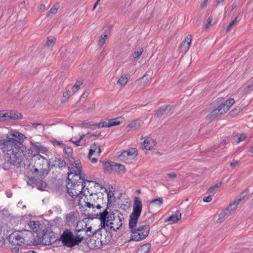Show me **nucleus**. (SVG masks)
I'll list each match as a JSON object with an SVG mask.
<instances>
[{
    "label": "nucleus",
    "instance_id": "obj_1",
    "mask_svg": "<svg viewBox=\"0 0 253 253\" xmlns=\"http://www.w3.org/2000/svg\"><path fill=\"white\" fill-rule=\"evenodd\" d=\"M142 210V203L140 198L136 197L134 199L132 212L129 216V227L132 229L131 240L139 241L146 238L150 232V226L148 224L140 225L136 229H133L136 226L138 219Z\"/></svg>",
    "mask_w": 253,
    "mask_h": 253
},
{
    "label": "nucleus",
    "instance_id": "obj_2",
    "mask_svg": "<svg viewBox=\"0 0 253 253\" xmlns=\"http://www.w3.org/2000/svg\"><path fill=\"white\" fill-rule=\"evenodd\" d=\"M1 149L9 158L10 163L20 164L24 156L23 148L16 142L9 140H1Z\"/></svg>",
    "mask_w": 253,
    "mask_h": 253
},
{
    "label": "nucleus",
    "instance_id": "obj_3",
    "mask_svg": "<svg viewBox=\"0 0 253 253\" xmlns=\"http://www.w3.org/2000/svg\"><path fill=\"white\" fill-rule=\"evenodd\" d=\"M86 191L83 196H80L78 200V204L81 207H87L89 209H100L104 206L101 205L102 197L100 198L97 193H90L87 188H85ZM103 205V204H102Z\"/></svg>",
    "mask_w": 253,
    "mask_h": 253
},
{
    "label": "nucleus",
    "instance_id": "obj_4",
    "mask_svg": "<svg viewBox=\"0 0 253 253\" xmlns=\"http://www.w3.org/2000/svg\"><path fill=\"white\" fill-rule=\"evenodd\" d=\"M68 179L71 182L84 183L89 181L84 178V175L82 173V165L80 160L77 159L70 160L68 167Z\"/></svg>",
    "mask_w": 253,
    "mask_h": 253
},
{
    "label": "nucleus",
    "instance_id": "obj_5",
    "mask_svg": "<svg viewBox=\"0 0 253 253\" xmlns=\"http://www.w3.org/2000/svg\"><path fill=\"white\" fill-rule=\"evenodd\" d=\"M83 239V236L77 233L75 234L70 229H65L60 236V241L63 246L72 248L79 245Z\"/></svg>",
    "mask_w": 253,
    "mask_h": 253
},
{
    "label": "nucleus",
    "instance_id": "obj_6",
    "mask_svg": "<svg viewBox=\"0 0 253 253\" xmlns=\"http://www.w3.org/2000/svg\"><path fill=\"white\" fill-rule=\"evenodd\" d=\"M32 235V232L29 230L14 232L9 236L8 241L12 245H28L30 237Z\"/></svg>",
    "mask_w": 253,
    "mask_h": 253
},
{
    "label": "nucleus",
    "instance_id": "obj_7",
    "mask_svg": "<svg viewBox=\"0 0 253 253\" xmlns=\"http://www.w3.org/2000/svg\"><path fill=\"white\" fill-rule=\"evenodd\" d=\"M86 182L84 183L69 182L67 185L68 194L72 199H77V201L80 196L85 194L86 191Z\"/></svg>",
    "mask_w": 253,
    "mask_h": 253
},
{
    "label": "nucleus",
    "instance_id": "obj_8",
    "mask_svg": "<svg viewBox=\"0 0 253 253\" xmlns=\"http://www.w3.org/2000/svg\"><path fill=\"white\" fill-rule=\"evenodd\" d=\"M33 159L35 161L33 172H39L42 175H47L48 173V160L39 154L34 155Z\"/></svg>",
    "mask_w": 253,
    "mask_h": 253
},
{
    "label": "nucleus",
    "instance_id": "obj_9",
    "mask_svg": "<svg viewBox=\"0 0 253 253\" xmlns=\"http://www.w3.org/2000/svg\"><path fill=\"white\" fill-rule=\"evenodd\" d=\"M108 219H110V222L107 226H110L111 229L117 231L122 226L124 218L121 213H112L109 215Z\"/></svg>",
    "mask_w": 253,
    "mask_h": 253
},
{
    "label": "nucleus",
    "instance_id": "obj_10",
    "mask_svg": "<svg viewBox=\"0 0 253 253\" xmlns=\"http://www.w3.org/2000/svg\"><path fill=\"white\" fill-rule=\"evenodd\" d=\"M137 155V151L135 148L129 149L123 152L119 156V159L124 162H129L133 159Z\"/></svg>",
    "mask_w": 253,
    "mask_h": 253
},
{
    "label": "nucleus",
    "instance_id": "obj_11",
    "mask_svg": "<svg viewBox=\"0 0 253 253\" xmlns=\"http://www.w3.org/2000/svg\"><path fill=\"white\" fill-rule=\"evenodd\" d=\"M26 138L27 137L23 134L15 130H11L7 133L6 140H9L15 142L22 143Z\"/></svg>",
    "mask_w": 253,
    "mask_h": 253
},
{
    "label": "nucleus",
    "instance_id": "obj_12",
    "mask_svg": "<svg viewBox=\"0 0 253 253\" xmlns=\"http://www.w3.org/2000/svg\"><path fill=\"white\" fill-rule=\"evenodd\" d=\"M91 136L90 133L85 134L83 133H80L77 137L75 136L72 138L70 141L77 146H84L86 143V140L84 138L85 137L90 138Z\"/></svg>",
    "mask_w": 253,
    "mask_h": 253
},
{
    "label": "nucleus",
    "instance_id": "obj_13",
    "mask_svg": "<svg viewBox=\"0 0 253 253\" xmlns=\"http://www.w3.org/2000/svg\"><path fill=\"white\" fill-rule=\"evenodd\" d=\"M235 101L233 98H230L227 100L224 103L220 104L218 107L220 114H223L226 113L230 107L234 104Z\"/></svg>",
    "mask_w": 253,
    "mask_h": 253
},
{
    "label": "nucleus",
    "instance_id": "obj_14",
    "mask_svg": "<svg viewBox=\"0 0 253 253\" xmlns=\"http://www.w3.org/2000/svg\"><path fill=\"white\" fill-rule=\"evenodd\" d=\"M192 40V36L188 35L184 41L181 43L180 46V50L181 52L186 53L189 49Z\"/></svg>",
    "mask_w": 253,
    "mask_h": 253
},
{
    "label": "nucleus",
    "instance_id": "obj_15",
    "mask_svg": "<svg viewBox=\"0 0 253 253\" xmlns=\"http://www.w3.org/2000/svg\"><path fill=\"white\" fill-rule=\"evenodd\" d=\"M108 214L109 212L107 211V208L105 209L103 212L99 213V219L100 220L101 224L102 226L105 227L108 226V223L110 222V219H108L109 216Z\"/></svg>",
    "mask_w": 253,
    "mask_h": 253
},
{
    "label": "nucleus",
    "instance_id": "obj_16",
    "mask_svg": "<svg viewBox=\"0 0 253 253\" xmlns=\"http://www.w3.org/2000/svg\"><path fill=\"white\" fill-rule=\"evenodd\" d=\"M249 192V190L248 189L242 192L239 196L238 198L235 200L234 202L230 204V207H233V208L235 209L240 202L247 196Z\"/></svg>",
    "mask_w": 253,
    "mask_h": 253
},
{
    "label": "nucleus",
    "instance_id": "obj_17",
    "mask_svg": "<svg viewBox=\"0 0 253 253\" xmlns=\"http://www.w3.org/2000/svg\"><path fill=\"white\" fill-rule=\"evenodd\" d=\"M65 222L69 225L75 223L77 220V213L75 212H71L65 215Z\"/></svg>",
    "mask_w": 253,
    "mask_h": 253
},
{
    "label": "nucleus",
    "instance_id": "obj_18",
    "mask_svg": "<svg viewBox=\"0 0 253 253\" xmlns=\"http://www.w3.org/2000/svg\"><path fill=\"white\" fill-rule=\"evenodd\" d=\"M170 105H163L156 112V114L158 116H161L165 114L169 113L172 109Z\"/></svg>",
    "mask_w": 253,
    "mask_h": 253
},
{
    "label": "nucleus",
    "instance_id": "obj_19",
    "mask_svg": "<svg viewBox=\"0 0 253 253\" xmlns=\"http://www.w3.org/2000/svg\"><path fill=\"white\" fill-rule=\"evenodd\" d=\"M6 120L20 119L22 118L21 114L12 111H6Z\"/></svg>",
    "mask_w": 253,
    "mask_h": 253
},
{
    "label": "nucleus",
    "instance_id": "obj_20",
    "mask_svg": "<svg viewBox=\"0 0 253 253\" xmlns=\"http://www.w3.org/2000/svg\"><path fill=\"white\" fill-rule=\"evenodd\" d=\"M156 144V141L150 137L147 138L143 142V145L146 150L152 149Z\"/></svg>",
    "mask_w": 253,
    "mask_h": 253
},
{
    "label": "nucleus",
    "instance_id": "obj_21",
    "mask_svg": "<svg viewBox=\"0 0 253 253\" xmlns=\"http://www.w3.org/2000/svg\"><path fill=\"white\" fill-rule=\"evenodd\" d=\"M30 143L33 147L36 149V150L38 152V153L42 152L43 153L46 150V149L45 147L41 145L40 142H35L33 140H31L30 141Z\"/></svg>",
    "mask_w": 253,
    "mask_h": 253
},
{
    "label": "nucleus",
    "instance_id": "obj_22",
    "mask_svg": "<svg viewBox=\"0 0 253 253\" xmlns=\"http://www.w3.org/2000/svg\"><path fill=\"white\" fill-rule=\"evenodd\" d=\"M54 242V240L51 236L47 233H43L41 242L45 245L51 244Z\"/></svg>",
    "mask_w": 253,
    "mask_h": 253
},
{
    "label": "nucleus",
    "instance_id": "obj_23",
    "mask_svg": "<svg viewBox=\"0 0 253 253\" xmlns=\"http://www.w3.org/2000/svg\"><path fill=\"white\" fill-rule=\"evenodd\" d=\"M41 224L38 221H30L28 223L29 227L33 232L38 233L40 229Z\"/></svg>",
    "mask_w": 253,
    "mask_h": 253
},
{
    "label": "nucleus",
    "instance_id": "obj_24",
    "mask_svg": "<svg viewBox=\"0 0 253 253\" xmlns=\"http://www.w3.org/2000/svg\"><path fill=\"white\" fill-rule=\"evenodd\" d=\"M100 151L101 149L99 144L97 143H94V144L90 146L89 154L90 155H93L94 154L98 155L100 153Z\"/></svg>",
    "mask_w": 253,
    "mask_h": 253
},
{
    "label": "nucleus",
    "instance_id": "obj_25",
    "mask_svg": "<svg viewBox=\"0 0 253 253\" xmlns=\"http://www.w3.org/2000/svg\"><path fill=\"white\" fill-rule=\"evenodd\" d=\"M143 124V122L140 120H136L132 121L129 125L126 126V128H131L134 129H137L139 128Z\"/></svg>",
    "mask_w": 253,
    "mask_h": 253
},
{
    "label": "nucleus",
    "instance_id": "obj_26",
    "mask_svg": "<svg viewBox=\"0 0 253 253\" xmlns=\"http://www.w3.org/2000/svg\"><path fill=\"white\" fill-rule=\"evenodd\" d=\"M235 209L233 207H230V205L226 208V210L222 211L219 215L218 220H222L225 217L230 214V211L234 210Z\"/></svg>",
    "mask_w": 253,
    "mask_h": 253
},
{
    "label": "nucleus",
    "instance_id": "obj_27",
    "mask_svg": "<svg viewBox=\"0 0 253 253\" xmlns=\"http://www.w3.org/2000/svg\"><path fill=\"white\" fill-rule=\"evenodd\" d=\"M181 218V214L179 211H176L174 214L170 215L167 219V221H171L172 222H176L179 220Z\"/></svg>",
    "mask_w": 253,
    "mask_h": 253
},
{
    "label": "nucleus",
    "instance_id": "obj_28",
    "mask_svg": "<svg viewBox=\"0 0 253 253\" xmlns=\"http://www.w3.org/2000/svg\"><path fill=\"white\" fill-rule=\"evenodd\" d=\"M64 147V153L65 155V156L69 159V161H70V160L75 159L72 157L73 150V149L69 146H65Z\"/></svg>",
    "mask_w": 253,
    "mask_h": 253
},
{
    "label": "nucleus",
    "instance_id": "obj_29",
    "mask_svg": "<svg viewBox=\"0 0 253 253\" xmlns=\"http://www.w3.org/2000/svg\"><path fill=\"white\" fill-rule=\"evenodd\" d=\"M129 78L130 75L129 74L122 75L118 80V84L122 86H124L127 83Z\"/></svg>",
    "mask_w": 253,
    "mask_h": 253
},
{
    "label": "nucleus",
    "instance_id": "obj_30",
    "mask_svg": "<svg viewBox=\"0 0 253 253\" xmlns=\"http://www.w3.org/2000/svg\"><path fill=\"white\" fill-rule=\"evenodd\" d=\"M95 128L109 127L108 119H105L101 120L98 123L94 124Z\"/></svg>",
    "mask_w": 253,
    "mask_h": 253
},
{
    "label": "nucleus",
    "instance_id": "obj_31",
    "mask_svg": "<svg viewBox=\"0 0 253 253\" xmlns=\"http://www.w3.org/2000/svg\"><path fill=\"white\" fill-rule=\"evenodd\" d=\"M122 120L121 117L108 119L109 127L120 125L122 121V120Z\"/></svg>",
    "mask_w": 253,
    "mask_h": 253
},
{
    "label": "nucleus",
    "instance_id": "obj_32",
    "mask_svg": "<svg viewBox=\"0 0 253 253\" xmlns=\"http://www.w3.org/2000/svg\"><path fill=\"white\" fill-rule=\"evenodd\" d=\"M151 245L149 243L143 245L140 247L137 253H149L150 251Z\"/></svg>",
    "mask_w": 253,
    "mask_h": 253
},
{
    "label": "nucleus",
    "instance_id": "obj_33",
    "mask_svg": "<svg viewBox=\"0 0 253 253\" xmlns=\"http://www.w3.org/2000/svg\"><path fill=\"white\" fill-rule=\"evenodd\" d=\"M113 170L118 172L124 173L126 171V168L125 166L122 164H115L114 167H113Z\"/></svg>",
    "mask_w": 253,
    "mask_h": 253
},
{
    "label": "nucleus",
    "instance_id": "obj_34",
    "mask_svg": "<svg viewBox=\"0 0 253 253\" xmlns=\"http://www.w3.org/2000/svg\"><path fill=\"white\" fill-rule=\"evenodd\" d=\"M102 164L104 170L107 171L113 170V167H114V165L115 163L111 164L108 162H102Z\"/></svg>",
    "mask_w": 253,
    "mask_h": 253
},
{
    "label": "nucleus",
    "instance_id": "obj_35",
    "mask_svg": "<svg viewBox=\"0 0 253 253\" xmlns=\"http://www.w3.org/2000/svg\"><path fill=\"white\" fill-rule=\"evenodd\" d=\"M36 185L37 189L42 191L44 190L47 186L46 182L45 181H43L42 180L38 181L36 183Z\"/></svg>",
    "mask_w": 253,
    "mask_h": 253
},
{
    "label": "nucleus",
    "instance_id": "obj_36",
    "mask_svg": "<svg viewBox=\"0 0 253 253\" xmlns=\"http://www.w3.org/2000/svg\"><path fill=\"white\" fill-rule=\"evenodd\" d=\"M94 124H93L91 122H89L87 120H84L81 123V126L84 128H95Z\"/></svg>",
    "mask_w": 253,
    "mask_h": 253
},
{
    "label": "nucleus",
    "instance_id": "obj_37",
    "mask_svg": "<svg viewBox=\"0 0 253 253\" xmlns=\"http://www.w3.org/2000/svg\"><path fill=\"white\" fill-rule=\"evenodd\" d=\"M163 203V200L162 198H158L157 199H155L152 200L150 202L151 204H153L156 206H157L158 207H160Z\"/></svg>",
    "mask_w": 253,
    "mask_h": 253
},
{
    "label": "nucleus",
    "instance_id": "obj_38",
    "mask_svg": "<svg viewBox=\"0 0 253 253\" xmlns=\"http://www.w3.org/2000/svg\"><path fill=\"white\" fill-rule=\"evenodd\" d=\"M83 81H77L74 85L72 87V92L73 93H76L80 88V86L83 84Z\"/></svg>",
    "mask_w": 253,
    "mask_h": 253
},
{
    "label": "nucleus",
    "instance_id": "obj_39",
    "mask_svg": "<svg viewBox=\"0 0 253 253\" xmlns=\"http://www.w3.org/2000/svg\"><path fill=\"white\" fill-rule=\"evenodd\" d=\"M107 38V36L106 34L102 35L98 40V45L99 46L101 47L104 45L106 39Z\"/></svg>",
    "mask_w": 253,
    "mask_h": 253
},
{
    "label": "nucleus",
    "instance_id": "obj_40",
    "mask_svg": "<svg viewBox=\"0 0 253 253\" xmlns=\"http://www.w3.org/2000/svg\"><path fill=\"white\" fill-rule=\"evenodd\" d=\"M55 41L56 39L55 38H48L46 43V45L48 47H52L54 44Z\"/></svg>",
    "mask_w": 253,
    "mask_h": 253
},
{
    "label": "nucleus",
    "instance_id": "obj_41",
    "mask_svg": "<svg viewBox=\"0 0 253 253\" xmlns=\"http://www.w3.org/2000/svg\"><path fill=\"white\" fill-rule=\"evenodd\" d=\"M143 52L142 48H140L138 50L135 51L132 54V57L134 59H138L140 57Z\"/></svg>",
    "mask_w": 253,
    "mask_h": 253
},
{
    "label": "nucleus",
    "instance_id": "obj_42",
    "mask_svg": "<svg viewBox=\"0 0 253 253\" xmlns=\"http://www.w3.org/2000/svg\"><path fill=\"white\" fill-rule=\"evenodd\" d=\"M247 137V135L245 133H241L236 136L237 139L236 142L238 143L240 142L243 141Z\"/></svg>",
    "mask_w": 253,
    "mask_h": 253
},
{
    "label": "nucleus",
    "instance_id": "obj_43",
    "mask_svg": "<svg viewBox=\"0 0 253 253\" xmlns=\"http://www.w3.org/2000/svg\"><path fill=\"white\" fill-rule=\"evenodd\" d=\"M70 97V92L69 91H66L63 93L61 102L64 103L66 102Z\"/></svg>",
    "mask_w": 253,
    "mask_h": 253
},
{
    "label": "nucleus",
    "instance_id": "obj_44",
    "mask_svg": "<svg viewBox=\"0 0 253 253\" xmlns=\"http://www.w3.org/2000/svg\"><path fill=\"white\" fill-rule=\"evenodd\" d=\"M237 17H236L232 21H231L227 27V31H229L231 30L232 27L237 22Z\"/></svg>",
    "mask_w": 253,
    "mask_h": 253
},
{
    "label": "nucleus",
    "instance_id": "obj_45",
    "mask_svg": "<svg viewBox=\"0 0 253 253\" xmlns=\"http://www.w3.org/2000/svg\"><path fill=\"white\" fill-rule=\"evenodd\" d=\"M218 115H221V114H220V112L219 111L218 108H217L214 109L211 113V114H210V117H214L217 116Z\"/></svg>",
    "mask_w": 253,
    "mask_h": 253
},
{
    "label": "nucleus",
    "instance_id": "obj_46",
    "mask_svg": "<svg viewBox=\"0 0 253 253\" xmlns=\"http://www.w3.org/2000/svg\"><path fill=\"white\" fill-rule=\"evenodd\" d=\"M6 111H0V122L4 121L6 120Z\"/></svg>",
    "mask_w": 253,
    "mask_h": 253
},
{
    "label": "nucleus",
    "instance_id": "obj_47",
    "mask_svg": "<svg viewBox=\"0 0 253 253\" xmlns=\"http://www.w3.org/2000/svg\"><path fill=\"white\" fill-rule=\"evenodd\" d=\"M52 144L55 146H60L61 147H64V144H63L62 141H57V140H54L53 141Z\"/></svg>",
    "mask_w": 253,
    "mask_h": 253
},
{
    "label": "nucleus",
    "instance_id": "obj_48",
    "mask_svg": "<svg viewBox=\"0 0 253 253\" xmlns=\"http://www.w3.org/2000/svg\"><path fill=\"white\" fill-rule=\"evenodd\" d=\"M57 10H58V8L56 7L55 5H54L53 6H52L51 7V8L50 9V10L49 11V12H48L47 13V16H48L49 15L50 13H52V14H55L57 11Z\"/></svg>",
    "mask_w": 253,
    "mask_h": 253
},
{
    "label": "nucleus",
    "instance_id": "obj_49",
    "mask_svg": "<svg viewBox=\"0 0 253 253\" xmlns=\"http://www.w3.org/2000/svg\"><path fill=\"white\" fill-rule=\"evenodd\" d=\"M217 190V189H215V187L213 186L210 187L208 189V192L210 193L214 194L216 192Z\"/></svg>",
    "mask_w": 253,
    "mask_h": 253
},
{
    "label": "nucleus",
    "instance_id": "obj_50",
    "mask_svg": "<svg viewBox=\"0 0 253 253\" xmlns=\"http://www.w3.org/2000/svg\"><path fill=\"white\" fill-rule=\"evenodd\" d=\"M212 21V17L210 16L208 18L207 20V23L206 25V28H209L211 26V23Z\"/></svg>",
    "mask_w": 253,
    "mask_h": 253
},
{
    "label": "nucleus",
    "instance_id": "obj_51",
    "mask_svg": "<svg viewBox=\"0 0 253 253\" xmlns=\"http://www.w3.org/2000/svg\"><path fill=\"white\" fill-rule=\"evenodd\" d=\"M92 155H90L89 154H88V158L91 161V163L95 164L97 162V159L94 157H92Z\"/></svg>",
    "mask_w": 253,
    "mask_h": 253
},
{
    "label": "nucleus",
    "instance_id": "obj_52",
    "mask_svg": "<svg viewBox=\"0 0 253 253\" xmlns=\"http://www.w3.org/2000/svg\"><path fill=\"white\" fill-rule=\"evenodd\" d=\"M212 197L211 196H208L205 197L203 198V201L205 202H210L212 200Z\"/></svg>",
    "mask_w": 253,
    "mask_h": 253
},
{
    "label": "nucleus",
    "instance_id": "obj_53",
    "mask_svg": "<svg viewBox=\"0 0 253 253\" xmlns=\"http://www.w3.org/2000/svg\"><path fill=\"white\" fill-rule=\"evenodd\" d=\"M58 166L60 168L62 169L66 167V163L64 161L59 162Z\"/></svg>",
    "mask_w": 253,
    "mask_h": 253
},
{
    "label": "nucleus",
    "instance_id": "obj_54",
    "mask_svg": "<svg viewBox=\"0 0 253 253\" xmlns=\"http://www.w3.org/2000/svg\"><path fill=\"white\" fill-rule=\"evenodd\" d=\"M32 126L35 128H37L38 126H41L42 130L44 129L43 126L41 123H33L32 124Z\"/></svg>",
    "mask_w": 253,
    "mask_h": 253
},
{
    "label": "nucleus",
    "instance_id": "obj_55",
    "mask_svg": "<svg viewBox=\"0 0 253 253\" xmlns=\"http://www.w3.org/2000/svg\"><path fill=\"white\" fill-rule=\"evenodd\" d=\"M238 164V161L234 160V161H233V162H232L230 164V166L233 168L235 167H236L237 165Z\"/></svg>",
    "mask_w": 253,
    "mask_h": 253
},
{
    "label": "nucleus",
    "instance_id": "obj_56",
    "mask_svg": "<svg viewBox=\"0 0 253 253\" xmlns=\"http://www.w3.org/2000/svg\"><path fill=\"white\" fill-rule=\"evenodd\" d=\"M167 175L171 178H174L176 177V174L174 172L168 173Z\"/></svg>",
    "mask_w": 253,
    "mask_h": 253
},
{
    "label": "nucleus",
    "instance_id": "obj_57",
    "mask_svg": "<svg viewBox=\"0 0 253 253\" xmlns=\"http://www.w3.org/2000/svg\"><path fill=\"white\" fill-rule=\"evenodd\" d=\"M89 92H88V91H85V92H84L82 94V96H81V99H82V98H86V97L88 96V95H89Z\"/></svg>",
    "mask_w": 253,
    "mask_h": 253
},
{
    "label": "nucleus",
    "instance_id": "obj_58",
    "mask_svg": "<svg viewBox=\"0 0 253 253\" xmlns=\"http://www.w3.org/2000/svg\"><path fill=\"white\" fill-rule=\"evenodd\" d=\"M11 251L13 253H18L19 251V248L18 247L11 248Z\"/></svg>",
    "mask_w": 253,
    "mask_h": 253
},
{
    "label": "nucleus",
    "instance_id": "obj_59",
    "mask_svg": "<svg viewBox=\"0 0 253 253\" xmlns=\"http://www.w3.org/2000/svg\"><path fill=\"white\" fill-rule=\"evenodd\" d=\"M17 206H18L19 208H22V209H24V208H26V206H25V205H23V202H18V204H17Z\"/></svg>",
    "mask_w": 253,
    "mask_h": 253
},
{
    "label": "nucleus",
    "instance_id": "obj_60",
    "mask_svg": "<svg viewBox=\"0 0 253 253\" xmlns=\"http://www.w3.org/2000/svg\"><path fill=\"white\" fill-rule=\"evenodd\" d=\"M207 3H208V0H204V1L203 2V3L201 5V8L205 7L207 5Z\"/></svg>",
    "mask_w": 253,
    "mask_h": 253
},
{
    "label": "nucleus",
    "instance_id": "obj_61",
    "mask_svg": "<svg viewBox=\"0 0 253 253\" xmlns=\"http://www.w3.org/2000/svg\"><path fill=\"white\" fill-rule=\"evenodd\" d=\"M222 185V182H219L217 183H216L214 186L215 187V189H218L219 188H220Z\"/></svg>",
    "mask_w": 253,
    "mask_h": 253
},
{
    "label": "nucleus",
    "instance_id": "obj_62",
    "mask_svg": "<svg viewBox=\"0 0 253 253\" xmlns=\"http://www.w3.org/2000/svg\"><path fill=\"white\" fill-rule=\"evenodd\" d=\"M44 7H45V5L44 4H41L39 6V9L40 10H43L44 9Z\"/></svg>",
    "mask_w": 253,
    "mask_h": 253
},
{
    "label": "nucleus",
    "instance_id": "obj_63",
    "mask_svg": "<svg viewBox=\"0 0 253 253\" xmlns=\"http://www.w3.org/2000/svg\"><path fill=\"white\" fill-rule=\"evenodd\" d=\"M98 3H99V2H98V1H96V2L94 3V6H93V8H92V10H93H93H94V9H95L96 8V7H97V5H98Z\"/></svg>",
    "mask_w": 253,
    "mask_h": 253
},
{
    "label": "nucleus",
    "instance_id": "obj_64",
    "mask_svg": "<svg viewBox=\"0 0 253 253\" xmlns=\"http://www.w3.org/2000/svg\"><path fill=\"white\" fill-rule=\"evenodd\" d=\"M22 253H37L35 251L30 250V251H28L27 252Z\"/></svg>",
    "mask_w": 253,
    "mask_h": 253
}]
</instances>
